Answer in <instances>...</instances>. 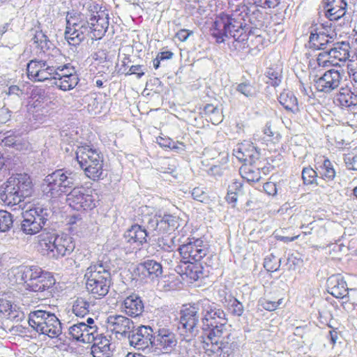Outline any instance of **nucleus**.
<instances>
[{
  "mask_svg": "<svg viewBox=\"0 0 357 357\" xmlns=\"http://www.w3.org/2000/svg\"><path fill=\"white\" fill-rule=\"evenodd\" d=\"M225 312L217 304L202 299L181 310L178 330L183 340L198 337L208 355L228 357L233 342Z\"/></svg>",
  "mask_w": 357,
  "mask_h": 357,
  "instance_id": "f257e3e1",
  "label": "nucleus"
},
{
  "mask_svg": "<svg viewBox=\"0 0 357 357\" xmlns=\"http://www.w3.org/2000/svg\"><path fill=\"white\" fill-rule=\"evenodd\" d=\"M109 13L98 4L88 3L79 13L66 16L65 38L71 45H78L87 37L101 39L109 27Z\"/></svg>",
  "mask_w": 357,
  "mask_h": 357,
  "instance_id": "f03ea898",
  "label": "nucleus"
},
{
  "mask_svg": "<svg viewBox=\"0 0 357 357\" xmlns=\"http://www.w3.org/2000/svg\"><path fill=\"white\" fill-rule=\"evenodd\" d=\"M250 12L245 4L238 5L231 15L221 13L214 22L213 36L219 43L224 42L225 37H231L237 42L245 43L248 40V28L245 19Z\"/></svg>",
  "mask_w": 357,
  "mask_h": 357,
  "instance_id": "7ed1b4c3",
  "label": "nucleus"
},
{
  "mask_svg": "<svg viewBox=\"0 0 357 357\" xmlns=\"http://www.w3.org/2000/svg\"><path fill=\"white\" fill-rule=\"evenodd\" d=\"M16 280L24 284L25 289L40 293L43 299L52 295L51 289L55 284V279L50 272L38 266H26L17 268Z\"/></svg>",
  "mask_w": 357,
  "mask_h": 357,
  "instance_id": "20e7f679",
  "label": "nucleus"
},
{
  "mask_svg": "<svg viewBox=\"0 0 357 357\" xmlns=\"http://www.w3.org/2000/svg\"><path fill=\"white\" fill-rule=\"evenodd\" d=\"M86 291L95 298H102L109 292L112 284L111 264L98 260L87 268L84 274Z\"/></svg>",
  "mask_w": 357,
  "mask_h": 357,
  "instance_id": "39448f33",
  "label": "nucleus"
},
{
  "mask_svg": "<svg viewBox=\"0 0 357 357\" xmlns=\"http://www.w3.org/2000/svg\"><path fill=\"white\" fill-rule=\"evenodd\" d=\"M74 174L64 169H56L47 175L41 185L43 195L49 199H58L66 195L74 186Z\"/></svg>",
  "mask_w": 357,
  "mask_h": 357,
  "instance_id": "423d86ee",
  "label": "nucleus"
},
{
  "mask_svg": "<svg viewBox=\"0 0 357 357\" xmlns=\"http://www.w3.org/2000/svg\"><path fill=\"white\" fill-rule=\"evenodd\" d=\"M76 159L89 178L93 181L101 178L103 159L100 151L89 145L79 146Z\"/></svg>",
  "mask_w": 357,
  "mask_h": 357,
  "instance_id": "0eeeda50",
  "label": "nucleus"
},
{
  "mask_svg": "<svg viewBox=\"0 0 357 357\" xmlns=\"http://www.w3.org/2000/svg\"><path fill=\"white\" fill-rule=\"evenodd\" d=\"M29 324L38 333L46 335L50 338L59 337L62 333L60 320L50 312L38 310L29 314Z\"/></svg>",
  "mask_w": 357,
  "mask_h": 357,
  "instance_id": "6e6552de",
  "label": "nucleus"
},
{
  "mask_svg": "<svg viewBox=\"0 0 357 357\" xmlns=\"http://www.w3.org/2000/svg\"><path fill=\"white\" fill-rule=\"evenodd\" d=\"M176 334L167 326L157 324L153 329L151 344L164 354H169L177 345Z\"/></svg>",
  "mask_w": 357,
  "mask_h": 357,
  "instance_id": "1a4fd4ad",
  "label": "nucleus"
},
{
  "mask_svg": "<svg viewBox=\"0 0 357 357\" xmlns=\"http://www.w3.org/2000/svg\"><path fill=\"white\" fill-rule=\"evenodd\" d=\"M52 102L45 96V91H31L29 97L27 107L32 112L33 118L36 122L43 123L51 113L46 108Z\"/></svg>",
  "mask_w": 357,
  "mask_h": 357,
  "instance_id": "9d476101",
  "label": "nucleus"
},
{
  "mask_svg": "<svg viewBox=\"0 0 357 357\" xmlns=\"http://www.w3.org/2000/svg\"><path fill=\"white\" fill-rule=\"evenodd\" d=\"M66 202L76 211L91 210L96 207V199L83 187L73 188L66 195Z\"/></svg>",
  "mask_w": 357,
  "mask_h": 357,
  "instance_id": "9b49d317",
  "label": "nucleus"
},
{
  "mask_svg": "<svg viewBox=\"0 0 357 357\" xmlns=\"http://www.w3.org/2000/svg\"><path fill=\"white\" fill-rule=\"evenodd\" d=\"M188 242L178 248L183 261H199L208 252V246L200 238H188Z\"/></svg>",
  "mask_w": 357,
  "mask_h": 357,
  "instance_id": "f8f14e48",
  "label": "nucleus"
},
{
  "mask_svg": "<svg viewBox=\"0 0 357 357\" xmlns=\"http://www.w3.org/2000/svg\"><path fill=\"white\" fill-rule=\"evenodd\" d=\"M149 212L150 208L147 206H141L137 211L139 220H141L143 223H147V229L153 232V235L169 232L167 219L163 218V215L160 213L153 216H150L149 215Z\"/></svg>",
  "mask_w": 357,
  "mask_h": 357,
  "instance_id": "ddd939ff",
  "label": "nucleus"
},
{
  "mask_svg": "<svg viewBox=\"0 0 357 357\" xmlns=\"http://www.w3.org/2000/svg\"><path fill=\"white\" fill-rule=\"evenodd\" d=\"M107 328L116 335L118 338L128 337L135 328L134 322L129 318L121 314H112L107 319Z\"/></svg>",
  "mask_w": 357,
  "mask_h": 357,
  "instance_id": "4468645a",
  "label": "nucleus"
},
{
  "mask_svg": "<svg viewBox=\"0 0 357 357\" xmlns=\"http://www.w3.org/2000/svg\"><path fill=\"white\" fill-rule=\"evenodd\" d=\"M153 328L150 326H141L137 329H132L128 336L129 343L137 349H144L147 347L149 342L152 341Z\"/></svg>",
  "mask_w": 357,
  "mask_h": 357,
  "instance_id": "2eb2a0df",
  "label": "nucleus"
},
{
  "mask_svg": "<svg viewBox=\"0 0 357 357\" xmlns=\"http://www.w3.org/2000/svg\"><path fill=\"white\" fill-rule=\"evenodd\" d=\"M54 245L50 252V258L59 259L70 255L75 248L73 238L68 234L58 235L54 239Z\"/></svg>",
  "mask_w": 357,
  "mask_h": 357,
  "instance_id": "dca6fc26",
  "label": "nucleus"
},
{
  "mask_svg": "<svg viewBox=\"0 0 357 357\" xmlns=\"http://www.w3.org/2000/svg\"><path fill=\"white\" fill-rule=\"evenodd\" d=\"M175 271L181 275H185L193 281H197L204 277L203 267L200 264L193 261H181L175 267Z\"/></svg>",
  "mask_w": 357,
  "mask_h": 357,
  "instance_id": "f3484780",
  "label": "nucleus"
},
{
  "mask_svg": "<svg viewBox=\"0 0 357 357\" xmlns=\"http://www.w3.org/2000/svg\"><path fill=\"white\" fill-rule=\"evenodd\" d=\"M334 38L328 33L319 29H313L311 31L309 39L310 47L317 50H328L333 44Z\"/></svg>",
  "mask_w": 357,
  "mask_h": 357,
  "instance_id": "a211bd4d",
  "label": "nucleus"
},
{
  "mask_svg": "<svg viewBox=\"0 0 357 357\" xmlns=\"http://www.w3.org/2000/svg\"><path fill=\"white\" fill-rule=\"evenodd\" d=\"M328 50L331 66H340V62H345L349 57V45L348 43H333Z\"/></svg>",
  "mask_w": 357,
  "mask_h": 357,
  "instance_id": "6ab92c4d",
  "label": "nucleus"
},
{
  "mask_svg": "<svg viewBox=\"0 0 357 357\" xmlns=\"http://www.w3.org/2000/svg\"><path fill=\"white\" fill-rule=\"evenodd\" d=\"M327 291L337 298H344L348 294L349 289L342 276L333 275L327 280Z\"/></svg>",
  "mask_w": 357,
  "mask_h": 357,
  "instance_id": "aec40b11",
  "label": "nucleus"
},
{
  "mask_svg": "<svg viewBox=\"0 0 357 357\" xmlns=\"http://www.w3.org/2000/svg\"><path fill=\"white\" fill-rule=\"evenodd\" d=\"M347 3L345 0H326L324 10L326 16L331 20H337L347 14Z\"/></svg>",
  "mask_w": 357,
  "mask_h": 357,
  "instance_id": "412c9836",
  "label": "nucleus"
},
{
  "mask_svg": "<svg viewBox=\"0 0 357 357\" xmlns=\"http://www.w3.org/2000/svg\"><path fill=\"white\" fill-rule=\"evenodd\" d=\"M6 183L27 197L31 194L32 182L27 174H17L13 175L6 181Z\"/></svg>",
  "mask_w": 357,
  "mask_h": 357,
  "instance_id": "4be33fe9",
  "label": "nucleus"
},
{
  "mask_svg": "<svg viewBox=\"0 0 357 357\" xmlns=\"http://www.w3.org/2000/svg\"><path fill=\"white\" fill-rule=\"evenodd\" d=\"M122 308L127 315L137 317L144 312V305L142 298L138 295L132 294L125 298Z\"/></svg>",
  "mask_w": 357,
  "mask_h": 357,
  "instance_id": "5701e85b",
  "label": "nucleus"
},
{
  "mask_svg": "<svg viewBox=\"0 0 357 357\" xmlns=\"http://www.w3.org/2000/svg\"><path fill=\"white\" fill-rule=\"evenodd\" d=\"M149 232L151 231H148L144 227L135 224L125 232L123 238L127 243L140 245L146 242Z\"/></svg>",
  "mask_w": 357,
  "mask_h": 357,
  "instance_id": "b1692460",
  "label": "nucleus"
},
{
  "mask_svg": "<svg viewBox=\"0 0 357 357\" xmlns=\"http://www.w3.org/2000/svg\"><path fill=\"white\" fill-rule=\"evenodd\" d=\"M58 234L53 231L43 229L37 236L38 242V248L43 255L50 257V252H52V247L54 245V239L57 238Z\"/></svg>",
  "mask_w": 357,
  "mask_h": 357,
  "instance_id": "393cba45",
  "label": "nucleus"
},
{
  "mask_svg": "<svg viewBox=\"0 0 357 357\" xmlns=\"http://www.w3.org/2000/svg\"><path fill=\"white\" fill-rule=\"evenodd\" d=\"M137 270L144 277L151 280L159 277L162 273V265L152 259H148L139 264Z\"/></svg>",
  "mask_w": 357,
  "mask_h": 357,
  "instance_id": "a878e982",
  "label": "nucleus"
},
{
  "mask_svg": "<svg viewBox=\"0 0 357 357\" xmlns=\"http://www.w3.org/2000/svg\"><path fill=\"white\" fill-rule=\"evenodd\" d=\"M3 190L0 194V198L8 206H16L20 204L27 196L13 189L11 185H7L5 183Z\"/></svg>",
  "mask_w": 357,
  "mask_h": 357,
  "instance_id": "bb28decb",
  "label": "nucleus"
},
{
  "mask_svg": "<svg viewBox=\"0 0 357 357\" xmlns=\"http://www.w3.org/2000/svg\"><path fill=\"white\" fill-rule=\"evenodd\" d=\"M23 215L31 219L32 222H36L42 227L46 225L50 215V211L42 206H36L23 213Z\"/></svg>",
  "mask_w": 357,
  "mask_h": 357,
  "instance_id": "cd10ccee",
  "label": "nucleus"
},
{
  "mask_svg": "<svg viewBox=\"0 0 357 357\" xmlns=\"http://www.w3.org/2000/svg\"><path fill=\"white\" fill-rule=\"evenodd\" d=\"M340 74L337 70H328L317 80V88L335 89L340 84Z\"/></svg>",
  "mask_w": 357,
  "mask_h": 357,
  "instance_id": "c85d7f7f",
  "label": "nucleus"
},
{
  "mask_svg": "<svg viewBox=\"0 0 357 357\" xmlns=\"http://www.w3.org/2000/svg\"><path fill=\"white\" fill-rule=\"evenodd\" d=\"M31 40L43 53H45L47 51L50 50H52L55 54L59 53V50L54 48L52 43L42 31H36Z\"/></svg>",
  "mask_w": 357,
  "mask_h": 357,
  "instance_id": "c756f323",
  "label": "nucleus"
},
{
  "mask_svg": "<svg viewBox=\"0 0 357 357\" xmlns=\"http://www.w3.org/2000/svg\"><path fill=\"white\" fill-rule=\"evenodd\" d=\"M253 165L245 163L239 169L242 178L248 182H257L261 178L259 168Z\"/></svg>",
  "mask_w": 357,
  "mask_h": 357,
  "instance_id": "7c9ffc66",
  "label": "nucleus"
},
{
  "mask_svg": "<svg viewBox=\"0 0 357 357\" xmlns=\"http://www.w3.org/2000/svg\"><path fill=\"white\" fill-rule=\"evenodd\" d=\"M265 82L268 87L276 88L282 82V69L280 67H271L267 69L265 74Z\"/></svg>",
  "mask_w": 357,
  "mask_h": 357,
  "instance_id": "2f4dec72",
  "label": "nucleus"
},
{
  "mask_svg": "<svg viewBox=\"0 0 357 357\" xmlns=\"http://www.w3.org/2000/svg\"><path fill=\"white\" fill-rule=\"evenodd\" d=\"M335 102L342 107H350L357 105V94L352 91H340L337 95Z\"/></svg>",
  "mask_w": 357,
  "mask_h": 357,
  "instance_id": "473e14b6",
  "label": "nucleus"
},
{
  "mask_svg": "<svg viewBox=\"0 0 357 357\" xmlns=\"http://www.w3.org/2000/svg\"><path fill=\"white\" fill-rule=\"evenodd\" d=\"M320 178L326 181H331L335 176V171L332 162L327 158H325L323 162L317 167Z\"/></svg>",
  "mask_w": 357,
  "mask_h": 357,
  "instance_id": "72a5a7b5",
  "label": "nucleus"
},
{
  "mask_svg": "<svg viewBox=\"0 0 357 357\" xmlns=\"http://www.w3.org/2000/svg\"><path fill=\"white\" fill-rule=\"evenodd\" d=\"M91 306L86 298L79 297L74 301L73 312L77 317H84L89 314Z\"/></svg>",
  "mask_w": 357,
  "mask_h": 357,
  "instance_id": "f704fd0d",
  "label": "nucleus"
},
{
  "mask_svg": "<svg viewBox=\"0 0 357 357\" xmlns=\"http://www.w3.org/2000/svg\"><path fill=\"white\" fill-rule=\"evenodd\" d=\"M280 103L288 110H293L297 106V98L292 91H283L278 98Z\"/></svg>",
  "mask_w": 357,
  "mask_h": 357,
  "instance_id": "c9c22d12",
  "label": "nucleus"
},
{
  "mask_svg": "<svg viewBox=\"0 0 357 357\" xmlns=\"http://www.w3.org/2000/svg\"><path fill=\"white\" fill-rule=\"evenodd\" d=\"M225 303L228 311L234 316L240 317L244 312L243 304L239 302L235 297L229 295L225 298Z\"/></svg>",
  "mask_w": 357,
  "mask_h": 357,
  "instance_id": "e433bc0d",
  "label": "nucleus"
},
{
  "mask_svg": "<svg viewBox=\"0 0 357 357\" xmlns=\"http://www.w3.org/2000/svg\"><path fill=\"white\" fill-rule=\"evenodd\" d=\"M23 220L21 223V230L27 235H34L41 231L43 227L36 222H32L31 219H28L22 215Z\"/></svg>",
  "mask_w": 357,
  "mask_h": 357,
  "instance_id": "4c0bfd02",
  "label": "nucleus"
},
{
  "mask_svg": "<svg viewBox=\"0 0 357 357\" xmlns=\"http://www.w3.org/2000/svg\"><path fill=\"white\" fill-rule=\"evenodd\" d=\"M46 67V61H31L27 65V75L30 79L34 80L38 73Z\"/></svg>",
  "mask_w": 357,
  "mask_h": 357,
  "instance_id": "58836bf2",
  "label": "nucleus"
},
{
  "mask_svg": "<svg viewBox=\"0 0 357 357\" xmlns=\"http://www.w3.org/2000/svg\"><path fill=\"white\" fill-rule=\"evenodd\" d=\"M84 327L82 328V339L80 342L84 343H92L94 340V336L97 334V327L96 326L86 325L84 322Z\"/></svg>",
  "mask_w": 357,
  "mask_h": 357,
  "instance_id": "ea45409f",
  "label": "nucleus"
},
{
  "mask_svg": "<svg viewBox=\"0 0 357 357\" xmlns=\"http://www.w3.org/2000/svg\"><path fill=\"white\" fill-rule=\"evenodd\" d=\"M156 142L161 147L169 148L174 150L183 151L185 147L183 143L178 142H175L169 137H158L156 138Z\"/></svg>",
  "mask_w": 357,
  "mask_h": 357,
  "instance_id": "a19ab883",
  "label": "nucleus"
},
{
  "mask_svg": "<svg viewBox=\"0 0 357 357\" xmlns=\"http://www.w3.org/2000/svg\"><path fill=\"white\" fill-rule=\"evenodd\" d=\"M13 224V218L10 213L0 211V232H6L10 229Z\"/></svg>",
  "mask_w": 357,
  "mask_h": 357,
  "instance_id": "79ce46f5",
  "label": "nucleus"
},
{
  "mask_svg": "<svg viewBox=\"0 0 357 357\" xmlns=\"http://www.w3.org/2000/svg\"><path fill=\"white\" fill-rule=\"evenodd\" d=\"M318 175V171L314 170L310 167H304L302 170V178L305 185H311L313 183L319 185V183L317 182Z\"/></svg>",
  "mask_w": 357,
  "mask_h": 357,
  "instance_id": "37998d69",
  "label": "nucleus"
},
{
  "mask_svg": "<svg viewBox=\"0 0 357 357\" xmlns=\"http://www.w3.org/2000/svg\"><path fill=\"white\" fill-rule=\"evenodd\" d=\"M242 184L234 182L229 186L226 200L229 204H235L237 201L238 194L241 192Z\"/></svg>",
  "mask_w": 357,
  "mask_h": 357,
  "instance_id": "c03bdc74",
  "label": "nucleus"
},
{
  "mask_svg": "<svg viewBox=\"0 0 357 357\" xmlns=\"http://www.w3.org/2000/svg\"><path fill=\"white\" fill-rule=\"evenodd\" d=\"M158 246L167 252L173 251L176 246V241L174 236H162L158 240Z\"/></svg>",
  "mask_w": 357,
  "mask_h": 357,
  "instance_id": "a18cd8bd",
  "label": "nucleus"
},
{
  "mask_svg": "<svg viewBox=\"0 0 357 357\" xmlns=\"http://www.w3.org/2000/svg\"><path fill=\"white\" fill-rule=\"evenodd\" d=\"M249 146H250V149H247L245 146V149L243 150V157L248 159L245 160V163L255 164L259 159V153L255 147L250 145Z\"/></svg>",
  "mask_w": 357,
  "mask_h": 357,
  "instance_id": "49530a36",
  "label": "nucleus"
},
{
  "mask_svg": "<svg viewBox=\"0 0 357 357\" xmlns=\"http://www.w3.org/2000/svg\"><path fill=\"white\" fill-rule=\"evenodd\" d=\"M82 327L84 328V322H79L70 326L68 332V338L80 342Z\"/></svg>",
  "mask_w": 357,
  "mask_h": 357,
  "instance_id": "de8ad7c7",
  "label": "nucleus"
},
{
  "mask_svg": "<svg viewBox=\"0 0 357 357\" xmlns=\"http://www.w3.org/2000/svg\"><path fill=\"white\" fill-rule=\"evenodd\" d=\"M24 318V313L22 311L16 309V306H13L11 310H10V311L6 314V316L4 319L18 323L23 321Z\"/></svg>",
  "mask_w": 357,
  "mask_h": 357,
  "instance_id": "09e8293b",
  "label": "nucleus"
},
{
  "mask_svg": "<svg viewBox=\"0 0 357 357\" xmlns=\"http://www.w3.org/2000/svg\"><path fill=\"white\" fill-rule=\"evenodd\" d=\"M91 354L93 357H110V347H102L98 345H92Z\"/></svg>",
  "mask_w": 357,
  "mask_h": 357,
  "instance_id": "8fccbe9b",
  "label": "nucleus"
},
{
  "mask_svg": "<svg viewBox=\"0 0 357 357\" xmlns=\"http://www.w3.org/2000/svg\"><path fill=\"white\" fill-rule=\"evenodd\" d=\"M163 218L167 219V227L169 231L177 229L181 226V219L176 215L171 214H163Z\"/></svg>",
  "mask_w": 357,
  "mask_h": 357,
  "instance_id": "3c124183",
  "label": "nucleus"
},
{
  "mask_svg": "<svg viewBox=\"0 0 357 357\" xmlns=\"http://www.w3.org/2000/svg\"><path fill=\"white\" fill-rule=\"evenodd\" d=\"M298 255V254L289 255L287 260V264L289 266V269L294 270L297 266H300L302 264L303 260Z\"/></svg>",
  "mask_w": 357,
  "mask_h": 357,
  "instance_id": "603ef678",
  "label": "nucleus"
},
{
  "mask_svg": "<svg viewBox=\"0 0 357 357\" xmlns=\"http://www.w3.org/2000/svg\"><path fill=\"white\" fill-rule=\"evenodd\" d=\"M344 161L348 169L357 171V155H346L344 158Z\"/></svg>",
  "mask_w": 357,
  "mask_h": 357,
  "instance_id": "864d4df0",
  "label": "nucleus"
},
{
  "mask_svg": "<svg viewBox=\"0 0 357 357\" xmlns=\"http://www.w3.org/2000/svg\"><path fill=\"white\" fill-rule=\"evenodd\" d=\"M257 6L264 8H272L276 7L280 1L279 0H253Z\"/></svg>",
  "mask_w": 357,
  "mask_h": 357,
  "instance_id": "5fc2aeb1",
  "label": "nucleus"
},
{
  "mask_svg": "<svg viewBox=\"0 0 357 357\" xmlns=\"http://www.w3.org/2000/svg\"><path fill=\"white\" fill-rule=\"evenodd\" d=\"M317 63L319 66H331L330 64L331 59H329V52L328 50H323L322 52H320L317 56Z\"/></svg>",
  "mask_w": 357,
  "mask_h": 357,
  "instance_id": "6e6d98bb",
  "label": "nucleus"
},
{
  "mask_svg": "<svg viewBox=\"0 0 357 357\" xmlns=\"http://www.w3.org/2000/svg\"><path fill=\"white\" fill-rule=\"evenodd\" d=\"M93 345H98L102 347H110L109 340L101 334H97L94 336V340H93Z\"/></svg>",
  "mask_w": 357,
  "mask_h": 357,
  "instance_id": "4d7b16f0",
  "label": "nucleus"
},
{
  "mask_svg": "<svg viewBox=\"0 0 357 357\" xmlns=\"http://www.w3.org/2000/svg\"><path fill=\"white\" fill-rule=\"evenodd\" d=\"M13 307V305L10 301L5 298H0V314H2V318H5L6 314L10 311V310H11Z\"/></svg>",
  "mask_w": 357,
  "mask_h": 357,
  "instance_id": "13d9d810",
  "label": "nucleus"
},
{
  "mask_svg": "<svg viewBox=\"0 0 357 357\" xmlns=\"http://www.w3.org/2000/svg\"><path fill=\"white\" fill-rule=\"evenodd\" d=\"M192 197L195 200L204 202L207 199L206 194L200 188H195L192 191Z\"/></svg>",
  "mask_w": 357,
  "mask_h": 357,
  "instance_id": "bf43d9fd",
  "label": "nucleus"
},
{
  "mask_svg": "<svg viewBox=\"0 0 357 357\" xmlns=\"http://www.w3.org/2000/svg\"><path fill=\"white\" fill-rule=\"evenodd\" d=\"M281 303V299L278 300L277 302L265 300L261 303V305L266 310L272 311L277 309Z\"/></svg>",
  "mask_w": 357,
  "mask_h": 357,
  "instance_id": "052dcab7",
  "label": "nucleus"
},
{
  "mask_svg": "<svg viewBox=\"0 0 357 357\" xmlns=\"http://www.w3.org/2000/svg\"><path fill=\"white\" fill-rule=\"evenodd\" d=\"M60 70L62 72V76L68 79H70V77L73 76V74L75 73L74 67L70 66V63L63 66Z\"/></svg>",
  "mask_w": 357,
  "mask_h": 357,
  "instance_id": "680f3d73",
  "label": "nucleus"
},
{
  "mask_svg": "<svg viewBox=\"0 0 357 357\" xmlns=\"http://www.w3.org/2000/svg\"><path fill=\"white\" fill-rule=\"evenodd\" d=\"M264 191L269 195H275L277 193L276 184L273 182H267L264 186Z\"/></svg>",
  "mask_w": 357,
  "mask_h": 357,
  "instance_id": "e2e57ef3",
  "label": "nucleus"
},
{
  "mask_svg": "<svg viewBox=\"0 0 357 357\" xmlns=\"http://www.w3.org/2000/svg\"><path fill=\"white\" fill-rule=\"evenodd\" d=\"M127 75H136L138 78L141 77L144 73L143 72L142 67L139 65L132 66L129 70L126 73Z\"/></svg>",
  "mask_w": 357,
  "mask_h": 357,
  "instance_id": "0e129e2a",
  "label": "nucleus"
},
{
  "mask_svg": "<svg viewBox=\"0 0 357 357\" xmlns=\"http://www.w3.org/2000/svg\"><path fill=\"white\" fill-rule=\"evenodd\" d=\"M245 149V144L238 145L236 149H234V155L236 157V158L245 162V160H248L246 158L243 157V150Z\"/></svg>",
  "mask_w": 357,
  "mask_h": 357,
  "instance_id": "69168bd1",
  "label": "nucleus"
},
{
  "mask_svg": "<svg viewBox=\"0 0 357 357\" xmlns=\"http://www.w3.org/2000/svg\"><path fill=\"white\" fill-rule=\"evenodd\" d=\"M192 33V31H190L187 29H181L178 31L176 34V37L181 42L185 41L188 37Z\"/></svg>",
  "mask_w": 357,
  "mask_h": 357,
  "instance_id": "338daca9",
  "label": "nucleus"
},
{
  "mask_svg": "<svg viewBox=\"0 0 357 357\" xmlns=\"http://www.w3.org/2000/svg\"><path fill=\"white\" fill-rule=\"evenodd\" d=\"M47 70H50V67L46 65L45 68H43L40 72L38 73V76H36L35 78V81H43L49 79L48 76L50 75L51 73L47 72Z\"/></svg>",
  "mask_w": 357,
  "mask_h": 357,
  "instance_id": "774afa93",
  "label": "nucleus"
}]
</instances>
